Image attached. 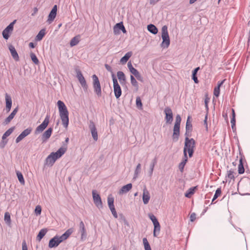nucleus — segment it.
I'll list each match as a JSON object with an SVG mask.
<instances>
[{
    "instance_id": "nucleus-1",
    "label": "nucleus",
    "mask_w": 250,
    "mask_h": 250,
    "mask_svg": "<svg viewBox=\"0 0 250 250\" xmlns=\"http://www.w3.org/2000/svg\"><path fill=\"white\" fill-rule=\"evenodd\" d=\"M57 105L62 124L66 128L69 124V112L67 108L64 103L60 100L58 101Z\"/></svg>"
},
{
    "instance_id": "nucleus-2",
    "label": "nucleus",
    "mask_w": 250,
    "mask_h": 250,
    "mask_svg": "<svg viewBox=\"0 0 250 250\" xmlns=\"http://www.w3.org/2000/svg\"><path fill=\"white\" fill-rule=\"evenodd\" d=\"M195 146V140L193 138L189 139L188 136H186L183 150L184 155H187V152H188L189 157H191L194 152Z\"/></svg>"
},
{
    "instance_id": "nucleus-3",
    "label": "nucleus",
    "mask_w": 250,
    "mask_h": 250,
    "mask_svg": "<svg viewBox=\"0 0 250 250\" xmlns=\"http://www.w3.org/2000/svg\"><path fill=\"white\" fill-rule=\"evenodd\" d=\"M162 38L163 42L161 46L163 48H167L170 44V39L167 31V27L164 25L162 28Z\"/></svg>"
},
{
    "instance_id": "nucleus-4",
    "label": "nucleus",
    "mask_w": 250,
    "mask_h": 250,
    "mask_svg": "<svg viewBox=\"0 0 250 250\" xmlns=\"http://www.w3.org/2000/svg\"><path fill=\"white\" fill-rule=\"evenodd\" d=\"M181 122V118L179 115H177L176 117L175 123L173 128V140L176 142L178 140L180 135V127Z\"/></svg>"
},
{
    "instance_id": "nucleus-5",
    "label": "nucleus",
    "mask_w": 250,
    "mask_h": 250,
    "mask_svg": "<svg viewBox=\"0 0 250 250\" xmlns=\"http://www.w3.org/2000/svg\"><path fill=\"white\" fill-rule=\"evenodd\" d=\"M92 78L93 80L94 91L98 97H101L102 95V89L99 78L95 74L92 75Z\"/></svg>"
},
{
    "instance_id": "nucleus-6",
    "label": "nucleus",
    "mask_w": 250,
    "mask_h": 250,
    "mask_svg": "<svg viewBox=\"0 0 250 250\" xmlns=\"http://www.w3.org/2000/svg\"><path fill=\"white\" fill-rule=\"evenodd\" d=\"M112 78L113 83V90L115 96L117 99H119L122 95V89L118 83L117 79L113 73L112 74Z\"/></svg>"
},
{
    "instance_id": "nucleus-7",
    "label": "nucleus",
    "mask_w": 250,
    "mask_h": 250,
    "mask_svg": "<svg viewBox=\"0 0 250 250\" xmlns=\"http://www.w3.org/2000/svg\"><path fill=\"white\" fill-rule=\"evenodd\" d=\"M75 71L77 74V78L78 79L81 86L84 91H86L88 88V85L83 75L82 72L77 67L75 68Z\"/></svg>"
},
{
    "instance_id": "nucleus-8",
    "label": "nucleus",
    "mask_w": 250,
    "mask_h": 250,
    "mask_svg": "<svg viewBox=\"0 0 250 250\" xmlns=\"http://www.w3.org/2000/svg\"><path fill=\"white\" fill-rule=\"evenodd\" d=\"M49 115H47L43 122L36 128L35 131V134H37L40 133L42 132L46 128L49 124Z\"/></svg>"
},
{
    "instance_id": "nucleus-9",
    "label": "nucleus",
    "mask_w": 250,
    "mask_h": 250,
    "mask_svg": "<svg viewBox=\"0 0 250 250\" xmlns=\"http://www.w3.org/2000/svg\"><path fill=\"white\" fill-rule=\"evenodd\" d=\"M92 196L93 202L95 206L101 209L103 208V204L100 195L96 193V190H93L92 191Z\"/></svg>"
},
{
    "instance_id": "nucleus-10",
    "label": "nucleus",
    "mask_w": 250,
    "mask_h": 250,
    "mask_svg": "<svg viewBox=\"0 0 250 250\" xmlns=\"http://www.w3.org/2000/svg\"><path fill=\"white\" fill-rule=\"evenodd\" d=\"M164 113L166 115L165 120L166 123L168 124L172 123L173 121V113L171 109L167 106L165 108Z\"/></svg>"
},
{
    "instance_id": "nucleus-11",
    "label": "nucleus",
    "mask_w": 250,
    "mask_h": 250,
    "mask_svg": "<svg viewBox=\"0 0 250 250\" xmlns=\"http://www.w3.org/2000/svg\"><path fill=\"white\" fill-rule=\"evenodd\" d=\"M88 127L91 131L93 140L95 141H97L98 139V132L95 125L93 121H89Z\"/></svg>"
},
{
    "instance_id": "nucleus-12",
    "label": "nucleus",
    "mask_w": 250,
    "mask_h": 250,
    "mask_svg": "<svg viewBox=\"0 0 250 250\" xmlns=\"http://www.w3.org/2000/svg\"><path fill=\"white\" fill-rule=\"evenodd\" d=\"M16 22V20L10 23L2 31L3 37L7 40L9 38V33L13 30L14 24Z\"/></svg>"
},
{
    "instance_id": "nucleus-13",
    "label": "nucleus",
    "mask_w": 250,
    "mask_h": 250,
    "mask_svg": "<svg viewBox=\"0 0 250 250\" xmlns=\"http://www.w3.org/2000/svg\"><path fill=\"white\" fill-rule=\"evenodd\" d=\"M32 130V128L28 127L24 130L16 139V143H19L23 138L29 135Z\"/></svg>"
},
{
    "instance_id": "nucleus-14",
    "label": "nucleus",
    "mask_w": 250,
    "mask_h": 250,
    "mask_svg": "<svg viewBox=\"0 0 250 250\" xmlns=\"http://www.w3.org/2000/svg\"><path fill=\"white\" fill-rule=\"evenodd\" d=\"M61 243H62V242L61 241L59 236L56 235L50 240L48 247L49 248H56L58 247Z\"/></svg>"
},
{
    "instance_id": "nucleus-15",
    "label": "nucleus",
    "mask_w": 250,
    "mask_h": 250,
    "mask_svg": "<svg viewBox=\"0 0 250 250\" xmlns=\"http://www.w3.org/2000/svg\"><path fill=\"white\" fill-rule=\"evenodd\" d=\"M57 6L56 5H55L51 11H50L47 19V22L48 24H51L53 21L54 20L55 18L56 17L57 15Z\"/></svg>"
},
{
    "instance_id": "nucleus-16",
    "label": "nucleus",
    "mask_w": 250,
    "mask_h": 250,
    "mask_svg": "<svg viewBox=\"0 0 250 250\" xmlns=\"http://www.w3.org/2000/svg\"><path fill=\"white\" fill-rule=\"evenodd\" d=\"M66 149L63 147H60L56 152H51L50 154L52 155V156L55 159V160H57L58 159L61 158L65 152Z\"/></svg>"
},
{
    "instance_id": "nucleus-17",
    "label": "nucleus",
    "mask_w": 250,
    "mask_h": 250,
    "mask_svg": "<svg viewBox=\"0 0 250 250\" xmlns=\"http://www.w3.org/2000/svg\"><path fill=\"white\" fill-rule=\"evenodd\" d=\"M79 232L81 234V239H85L87 236L86 231L84 224L82 221L80 222L79 224Z\"/></svg>"
},
{
    "instance_id": "nucleus-18",
    "label": "nucleus",
    "mask_w": 250,
    "mask_h": 250,
    "mask_svg": "<svg viewBox=\"0 0 250 250\" xmlns=\"http://www.w3.org/2000/svg\"><path fill=\"white\" fill-rule=\"evenodd\" d=\"M73 229L72 228H70L68 229L61 236H59V237L62 242L63 241L66 240L69 236L73 233Z\"/></svg>"
},
{
    "instance_id": "nucleus-19",
    "label": "nucleus",
    "mask_w": 250,
    "mask_h": 250,
    "mask_svg": "<svg viewBox=\"0 0 250 250\" xmlns=\"http://www.w3.org/2000/svg\"><path fill=\"white\" fill-rule=\"evenodd\" d=\"M150 194L146 187L143 189V201L144 204H147L150 200Z\"/></svg>"
},
{
    "instance_id": "nucleus-20",
    "label": "nucleus",
    "mask_w": 250,
    "mask_h": 250,
    "mask_svg": "<svg viewBox=\"0 0 250 250\" xmlns=\"http://www.w3.org/2000/svg\"><path fill=\"white\" fill-rule=\"evenodd\" d=\"M5 101H6V110L7 112L10 111L12 104V101L11 97L10 95H9L7 93L5 94Z\"/></svg>"
},
{
    "instance_id": "nucleus-21",
    "label": "nucleus",
    "mask_w": 250,
    "mask_h": 250,
    "mask_svg": "<svg viewBox=\"0 0 250 250\" xmlns=\"http://www.w3.org/2000/svg\"><path fill=\"white\" fill-rule=\"evenodd\" d=\"M53 131V129L51 127H49L42 134V140L43 142L46 141L48 140L51 136L52 133Z\"/></svg>"
},
{
    "instance_id": "nucleus-22",
    "label": "nucleus",
    "mask_w": 250,
    "mask_h": 250,
    "mask_svg": "<svg viewBox=\"0 0 250 250\" xmlns=\"http://www.w3.org/2000/svg\"><path fill=\"white\" fill-rule=\"evenodd\" d=\"M19 110L18 107H16L12 112V113L7 117L4 121L5 124L7 125L9 124L11 120L14 118L15 115L17 114Z\"/></svg>"
},
{
    "instance_id": "nucleus-23",
    "label": "nucleus",
    "mask_w": 250,
    "mask_h": 250,
    "mask_svg": "<svg viewBox=\"0 0 250 250\" xmlns=\"http://www.w3.org/2000/svg\"><path fill=\"white\" fill-rule=\"evenodd\" d=\"M9 49L10 51L11 54L13 58L16 61H19V57L17 51L16 50L15 47L13 45H10L9 46Z\"/></svg>"
},
{
    "instance_id": "nucleus-24",
    "label": "nucleus",
    "mask_w": 250,
    "mask_h": 250,
    "mask_svg": "<svg viewBox=\"0 0 250 250\" xmlns=\"http://www.w3.org/2000/svg\"><path fill=\"white\" fill-rule=\"evenodd\" d=\"M117 77L120 83L123 85L126 83V78L125 74L122 71H118L117 73Z\"/></svg>"
},
{
    "instance_id": "nucleus-25",
    "label": "nucleus",
    "mask_w": 250,
    "mask_h": 250,
    "mask_svg": "<svg viewBox=\"0 0 250 250\" xmlns=\"http://www.w3.org/2000/svg\"><path fill=\"white\" fill-rule=\"evenodd\" d=\"M132 185L131 183L128 184L122 187L121 189L119 190V193L120 194L126 193L132 188Z\"/></svg>"
},
{
    "instance_id": "nucleus-26",
    "label": "nucleus",
    "mask_w": 250,
    "mask_h": 250,
    "mask_svg": "<svg viewBox=\"0 0 250 250\" xmlns=\"http://www.w3.org/2000/svg\"><path fill=\"white\" fill-rule=\"evenodd\" d=\"M56 162L55 159L51 154H49L45 160V165L51 167Z\"/></svg>"
},
{
    "instance_id": "nucleus-27",
    "label": "nucleus",
    "mask_w": 250,
    "mask_h": 250,
    "mask_svg": "<svg viewBox=\"0 0 250 250\" xmlns=\"http://www.w3.org/2000/svg\"><path fill=\"white\" fill-rule=\"evenodd\" d=\"M188 155H184V157H183L182 162L179 165L178 167H179L180 171L181 172H183L184 171V169L185 166L188 161Z\"/></svg>"
},
{
    "instance_id": "nucleus-28",
    "label": "nucleus",
    "mask_w": 250,
    "mask_h": 250,
    "mask_svg": "<svg viewBox=\"0 0 250 250\" xmlns=\"http://www.w3.org/2000/svg\"><path fill=\"white\" fill-rule=\"evenodd\" d=\"M132 55V52L131 51L128 52L126 53L125 55L122 57L120 60V63L122 64H125L129 59L131 57Z\"/></svg>"
},
{
    "instance_id": "nucleus-29",
    "label": "nucleus",
    "mask_w": 250,
    "mask_h": 250,
    "mask_svg": "<svg viewBox=\"0 0 250 250\" xmlns=\"http://www.w3.org/2000/svg\"><path fill=\"white\" fill-rule=\"evenodd\" d=\"M47 231V229H42L39 232L37 236V240L40 241L42 239L44 236Z\"/></svg>"
},
{
    "instance_id": "nucleus-30",
    "label": "nucleus",
    "mask_w": 250,
    "mask_h": 250,
    "mask_svg": "<svg viewBox=\"0 0 250 250\" xmlns=\"http://www.w3.org/2000/svg\"><path fill=\"white\" fill-rule=\"evenodd\" d=\"M147 30L150 33L155 35L158 33L157 28L153 24H150L147 25Z\"/></svg>"
},
{
    "instance_id": "nucleus-31",
    "label": "nucleus",
    "mask_w": 250,
    "mask_h": 250,
    "mask_svg": "<svg viewBox=\"0 0 250 250\" xmlns=\"http://www.w3.org/2000/svg\"><path fill=\"white\" fill-rule=\"evenodd\" d=\"M154 227L153 236L154 237H157L159 234L161 228L159 222L154 224Z\"/></svg>"
},
{
    "instance_id": "nucleus-32",
    "label": "nucleus",
    "mask_w": 250,
    "mask_h": 250,
    "mask_svg": "<svg viewBox=\"0 0 250 250\" xmlns=\"http://www.w3.org/2000/svg\"><path fill=\"white\" fill-rule=\"evenodd\" d=\"M199 69H200V67H197L192 71V79L194 81V83H199V81H198L197 77V73Z\"/></svg>"
},
{
    "instance_id": "nucleus-33",
    "label": "nucleus",
    "mask_w": 250,
    "mask_h": 250,
    "mask_svg": "<svg viewBox=\"0 0 250 250\" xmlns=\"http://www.w3.org/2000/svg\"><path fill=\"white\" fill-rule=\"evenodd\" d=\"M45 29H42L41 30L36 37V40L37 41H41L45 36Z\"/></svg>"
},
{
    "instance_id": "nucleus-34",
    "label": "nucleus",
    "mask_w": 250,
    "mask_h": 250,
    "mask_svg": "<svg viewBox=\"0 0 250 250\" xmlns=\"http://www.w3.org/2000/svg\"><path fill=\"white\" fill-rule=\"evenodd\" d=\"M118 28L119 30H121L124 33H125L126 32V31L125 30V28L123 25V23L122 22H119L117 23L114 28V32L116 31V29Z\"/></svg>"
},
{
    "instance_id": "nucleus-35",
    "label": "nucleus",
    "mask_w": 250,
    "mask_h": 250,
    "mask_svg": "<svg viewBox=\"0 0 250 250\" xmlns=\"http://www.w3.org/2000/svg\"><path fill=\"white\" fill-rule=\"evenodd\" d=\"M189 119H190V117L188 116V118L187 121L186 126V132L185 133V135L186 136H188V132L192 130V125L189 121Z\"/></svg>"
},
{
    "instance_id": "nucleus-36",
    "label": "nucleus",
    "mask_w": 250,
    "mask_h": 250,
    "mask_svg": "<svg viewBox=\"0 0 250 250\" xmlns=\"http://www.w3.org/2000/svg\"><path fill=\"white\" fill-rule=\"evenodd\" d=\"M80 41V36H77L73 38L70 42V45L71 47L76 45Z\"/></svg>"
},
{
    "instance_id": "nucleus-37",
    "label": "nucleus",
    "mask_w": 250,
    "mask_h": 250,
    "mask_svg": "<svg viewBox=\"0 0 250 250\" xmlns=\"http://www.w3.org/2000/svg\"><path fill=\"white\" fill-rule=\"evenodd\" d=\"M196 187L190 188L185 193V196L188 198H190L191 195H193L195 192V190Z\"/></svg>"
},
{
    "instance_id": "nucleus-38",
    "label": "nucleus",
    "mask_w": 250,
    "mask_h": 250,
    "mask_svg": "<svg viewBox=\"0 0 250 250\" xmlns=\"http://www.w3.org/2000/svg\"><path fill=\"white\" fill-rule=\"evenodd\" d=\"M14 130V127H12L8 129L2 135V139L4 140L7 137L10 135V134L13 132Z\"/></svg>"
},
{
    "instance_id": "nucleus-39",
    "label": "nucleus",
    "mask_w": 250,
    "mask_h": 250,
    "mask_svg": "<svg viewBox=\"0 0 250 250\" xmlns=\"http://www.w3.org/2000/svg\"><path fill=\"white\" fill-rule=\"evenodd\" d=\"M139 81H142L143 78L141 75L140 74L139 71L135 68L131 72Z\"/></svg>"
},
{
    "instance_id": "nucleus-40",
    "label": "nucleus",
    "mask_w": 250,
    "mask_h": 250,
    "mask_svg": "<svg viewBox=\"0 0 250 250\" xmlns=\"http://www.w3.org/2000/svg\"><path fill=\"white\" fill-rule=\"evenodd\" d=\"M114 201V198L111 195H109L107 197V203L109 208L115 207Z\"/></svg>"
},
{
    "instance_id": "nucleus-41",
    "label": "nucleus",
    "mask_w": 250,
    "mask_h": 250,
    "mask_svg": "<svg viewBox=\"0 0 250 250\" xmlns=\"http://www.w3.org/2000/svg\"><path fill=\"white\" fill-rule=\"evenodd\" d=\"M130 81L132 86L136 87V89H138L139 87L138 83L133 75L130 76Z\"/></svg>"
},
{
    "instance_id": "nucleus-42",
    "label": "nucleus",
    "mask_w": 250,
    "mask_h": 250,
    "mask_svg": "<svg viewBox=\"0 0 250 250\" xmlns=\"http://www.w3.org/2000/svg\"><path fill=\"white\" fill-rule=\"evenodd\" d=\"M143 242L144 245V248L145 250H151V247L146 238H144L143 239Z\"/></svg>"
},
{
    "instance_id": "nucleus-43",
    "label": "nucleus",
    "mask_w": 250,
    "mask_h": 250,
    "mask_svg": "<svg viewBox=\"0 0 250 250\" xmlns=\"http://www.w3.org/2000/svg\"><path fill=\"white\" fill-rule=\"evenodd\" d=\"M17 175L19 182L21 184H24V180L22 173L19 171L17 172Z\"/></svg>"
},
{
    "instance_id": "nucleus-44",
    "label": "nucleus",
    "mask_w": 250,
    "mask_h": 250,
    "mask_svg": "<svg viewBox=\"0 0 250 250\" xmlns=\"http://www.w3.org/2000/svg\"><path fill=\"white\" fill-rule=\"evenodd\" d=\"M245 169L242 164V160H240V164L238 165V173L240 174L244 173Z\"/></svg>"
},
{
    "instance_id": "nucleus-45",
    "label": "nucleus",
    "mask_w": 250,
    "mask_h": 250,
    "mask_svg": "<svg viewBox=\"0 0 250 250\" xmlns=\"http://www.w3.org/2000/svg\"><path fill=\"white\" fill-rule=\"evenodd\" d=\"M30 58L32 62L36 64H38L39 62V60L36 57V55L33 53H30Z\"/></svg>"
},
{
    "instance_id": "nucleus-46",
    "label": "nucleus",
    "mask_w": 250,
    "mask_h": 250,
    "mask_svg": "<svg viewBox=\"0 0 250 250\" xmlns=\"http://www.w3.org/2000/svg\"><path fill=\"white\" fill-rule=\"evenodd\" d=\"M221 194V189L220 188H218L216 189L215 194L213 196V198L212 200V203L213 202V201L216 200Z\"/></svg>"
},
{
    "instance_id": "nucleus-47",
    "label": "nucleus",
    "mask_w": 250,
    "mask_h": 250,
    "mask_svg": "<svg viewBox=\"0 0 250 250\" xmlns=\"http://www.w3.org/2000/svg\"><path fill=\"white\" fill-rule=\"evenodd\" d=\"M141 165L140 164H138L136 167L134 178H136L137 177L138 174L140 173L141 171Z\"/></svg>"
},
{
    "instance_id": "nucleus-48",
    "label": "nucleus",
    "mask_w": 250,
    "mask_h": 250,
    "mask_svg": "<svg viewBox=\"0 0 250 250\" xmlns=\"http://www.w3.org/2000/svg\"><path fill=\"white\" fill-rule=\"evenodd\" d=\"M4 220L7 224H8V225L10 224L11 217H10V215L8 212L5 213Z\"/></svg>"
},
{
    "instance_id": "nucleus-49",
    "label": "nucleus",
    "mask_w": 250,
    "mask_h": 250,
    "mask_svg": "<svg viewBox=\"0 0 250 250\" xmlns=\"http://www.w3.org/2000/svg\"><path fill=\"white\" fill-rule=\"evenodd\" d=\"M148 216L152 222L153 225L159 222L156 217L153 214H149Z\"/></svg>"
},
{
    "instance_id": "nucleus-50",
    "label": "nucleus",
    "mask_w": 250,
    "mask_h": 250,
    "mask_svg": "<svg viewBox=\"0 0 250 250\" xmlns=\"http://www.w3.org/2000/svg\"><path fill=\"white\" fill-rule=\"evenodd\" d=\"M220 88H218V87L216 86L214 88V91H213L214 95L216 97H219V96L220 95Z\"/></svg>"
},
{
    "instance_id": "nucleus-51",
    "label": "nucleus",
    "mask_w": 250,
    "mask_h": 250,
    "mask_svg": "<svg viewBox=\"0 0 250 250\" xmlns=\"http://www.w3.org/2000/svg\"><path fill=\"white\" fill-rule=\"evenodd\" d=\"M42 212V208L40 206H36L35 209V213L36 215H40L41 214Z\"/></svg>"
},
{
    "instance_id": "nucleus-52",
    "label": "nucleus",
    "mask_w": 250,
    "mask_h": 250,
    "mask_svg": "<svg viewBox=\"0 0 250 250\" xmlns=\"http://www.w3.org/2000/svg\"><path fill=\"white\" fill-rule=\"evenodd\" d=\"M110 210L111 211V213H112L113 216H114V217L115 218H118V214H117V212L116 211L115 207H113V208H110Z\"/></svg>"
},
{
    "instance_id": "nucleus-53",
    "label": "nucleus",
    "mask_w": 250,
    "mask_h": 250,
    "mask_svg": "<svg viewBox=\"0 0 250 250\" xmlns=\"http://www.w3.org/2000/svg\"><path fill=\"white\" fill-rule=\"evenodd\" d=\"M228 177L230 179H233L234 178V176L233 175V171L230 169L228 172Z\"/></svg>"
},
{
    "instance_id": "nucleus-54",
    "label": "nucleus",
    "mask_w": 250,
    "mask_h": 250,
    "mask_svg": "<svg viewBox=\"0 0 250 250\" xmlns=\"http://www.w3.org/2000/svg\"><path fill=\"white\" fill-rule=\"evenodd\" d=\"M230 123L231 124V127L232 129L235 128V118L234 117H232Z\"/></svg>"
},
{
    "instance_id": "nucleus-55",
    "label": "nucleus",
    "mask_w": 250,
    "mask_h": 250,
    "mask_svg": "<svg viewBox=\"0 0 250 250\" xmlns=\"http://www.w3.org/2000/svg\"><path fill=\"white\" fill-rule=\"evenodd\" d=\"M154 167L155 166L150 164L149 170V172H148L149 175L150 177H151L153 174Z\"/></svg>"
},
{
    "instance_id": "nucleus-56",
    "label": "nucleus",
    "mask_w": 250,
    "mask_h": 250,
    "mask_svg": "<svg viewBox=\"0 0 250 250\" xmlns=\"http://www.w3.org/2000/svg\"><path fill=\"white\" fill-rule=\"evenodd\" d=\"M127 67L130 72H131L133 70H134L135 69V68L133 67L130 62H128Z\"/></svg>"
},
{
    "instance_id": "nucleus-57",
    "label": "nucleus",
    "mask_w": 250,
    "mask_h": 250,
    "mask_svg": "<svg viewBox=\"0 0 250 250\" xmlns=\"http://www.w3.org/2000/svg\"><path fill=\"white\" fill-rule=\"evenodd\" d=\"M136 103V105L138 107H139V106L141 107L142 106V102L139 97L137 98Z\"/></svg>"
},
{
    "instance_id": "nucleus-58",
    "label": "nucleus",
    "mask_w": 250,
    "mask_h": 250,
    "mask_svg": "<svg viewBox=\"0 0 250 250\" xmlns=\"http://www.w3.org/2000/svg\"><path fill=\"white\" fill-rule=\"evenodd\" d=\"M22 250H28L26 241L23 240L22 243Z\"/></svg>"
},
{
    "instance_id": "nucleus-59",
    "label": "nucleus",
    "mask_w": 250,
    "mask_h": 250,
    "mask_svg": "<svg viewBox=\"0 0 250 250\" xmlns=\"http://www.w3.org/2000/svg\"><path fill=\"white\" fill-rule=\"evenodd\" d=\"M209 99L208 98H206L205 100V104L206 109L207 112L208 110V103L209 102Z\"/></svg>"
},
{
    "instance_id": "nucleus-60",
    "label": "nucleus",
    "mask_w": 250,
    "mask_h": 250,
    "mask_svg": "<svg viewBox=\"0 0 250 250\" xmlns=\"http://www.w3.org/2000/svg\"><path fill=\"white\" fill-rule=\"evenodd\" d=\"M196 215L195 213H192L190 216V220L191 222H193L196 219Z\"/></svg>"
},
{
    "instance_id": "nucleus-61",
    "label": "nucleus",
    "mask_w": 250,
    "mask_h": 250,
    "mask_svg": "<svg viewBox=\"0 0 250 250\" xmlns=\"http://www.w3.org/2000/svg\"><path fill=\"white\" fill-rule=\"evenodd\" d=\"M226 79H224L222 81H219L217 83V86L216 87H218V88H220V87L223 85Z\"/></svg>"
},
{
    "instance_id": "nucleus-62",
    "label": "nucleus",
    "mask_w": 250,
    "mask_h": 250,
    "mask_svg": "<svg viewBox=\"0 0 250 250\" xmlns=\"http://www.w3.org/2000/svg\"><path fill=\"white\" fill-rule=\"evenodd\" d=\"M160 0H149V3L150 4L154 5Z\"/></svg>"
},
{
    "instance_id": "nucleus-63",
    "label": "nucleus",
    "mask_w": 250,
    "mask_h": 250,
    "mask_svg": "<svg viewBox=\"0 0 250 250\" xmlns=\"http://www.w3.org/2000/svg\"><path fill=\"white\" fill-rule=\"evenodd\" d=\"M105 67L107 71H108L109 72H112V68H111V66H109L108 64H105Z\"/></svg>"
},
{
    "instance_id": "nucleus-64",
    "label": "nucleus",
    "mask_w": 250,
    "mask_h": 250,
    "mask_svg": "<svg viewBox=\"0 0 250 250\" xmlns=\"http://www.w3.org/2000/svg\"><path fill=\"white\" fill-rule=\"evenodd\" d=\"M157 163V159L156 158H155L154 159L152 160L150 165H152L154 166H155V165Z\"/></svg>"
}]
</instances>
